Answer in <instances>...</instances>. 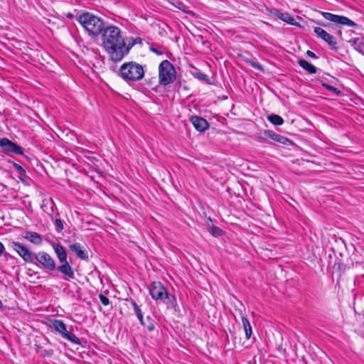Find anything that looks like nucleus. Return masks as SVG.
I'll return each mask as SVG.
<instances>
[{
    "label": "nucleus",
    "instance_id": "1a4fd4ad",
    "mask_svg": "<svg viewBox=\"0 0 364 364\" xmlns=\"http://www.w3.org/2000/svg\"><path fill=\"white\" fill-rule=\"evenodd\" d=\"M34 259L49 271H53L56 269L54 259L46 252H39L35 254Z\"/></svg>",
    "mask_w": 364,
    "mask_h": 364
},
{
    "label": "nucleus",
    "instance_id": "20e7f679",
    "mask_svg": "<svg viewBox=\"0 0 364 364\" xmlns=\"http://www.w3.org/2000/svg\"><path fill=\"white\" fill-rule=\"evenodd\" d=\"M149 290L154 300L163 302L168 309H175L177 306L176 296L170 294L160 282H151Z\"/></svg>",
    "mask_w": 364,
    "mask_h": 364
},
{
    "label": "nucleus",
    "instance_id": "58836bf2",
    "mask_svg": "<svg viewBox=\"0 0 364 364\" xmlns=\"http://www.w3.org/2000/svg\"><path fill=\"white\" fill-rule=\"evenodd\" d=\"M25 175H22L20 173V176H18L19 179L21 181H23V176H24Z\"/></svg>",
    "mask_w": 364,
    "mask_h": 364
},
{
    "label": "nucleus",
    "instance_id": "ea45409f",
    "mask_svg": "<svg viewBox=\"0 0 364 364\" xmlns=\"http://www.w3.org/2000/svg\"><path fill=\"white\" fill-rule=\"evenodd\" d=\"M67 16L70 18H72L73 17V15L71 14H68Z\"/></svg>",
    "mask_w": 364,
    "mask_h": 364
},
{
    "label": "nucleus",
    "instance_id": "2eb2a0df",
    "mask_svg": "<svg viewBox=\"0 0 364 364\" xmlns=\"http://www.w3.org/2000/svg\"><path fill=\"white\" fill-rule=\"evenodd\" d=\"M61 265L58 266L56 269L66 277V280H70L75 278V273L73 267L67 261L61 262Z\"/></svg>",
    "mask_w": 364,
    "mask_h": 364
},
{
    "label": "nucleus",
    "instance_id": "f03ea898",
    "mask_svg": "<svg viewBox=\"0 0 364 364\" xmlns=\"http://www.w3.org/2000/svg\"><path fill=\"white\" fill-rule=\"evenodd\" d=\"M144 74V66L135 61L123 63L118 72V75L129 85L142 80Z\"/></svg>",
    "mask_w": 364,
    "mask_h": 364
},
{
    "label": "nucleus",
    "instance_id": "ddd939ff",
    "mask_svg": "<svg viewBox=\"0 0 364 364\" xmlns=\"http://www.w3.org/2000/svg\"><path fill=\"white\" fill-rule=\"evenodd\" d=\"M41 208L50 217L52 220H53L55 217L59 215V213L56 211V206L52 199L43 200Z\"/></svg>",
    "mask_w": 364,
    "mask_h": 364
},
{
    "label": "nucleus",
    "instance_id": "c9c22d12",
    "mask_svg": "<svg viewBox=\"0 0 364 364\" xmlns=\"http://www.w3.org/2000/svg\"><path fill=\"white\" fill-rule=\"evenodd\" d=\"M306 55L308 57H309V58H318L314 52H312L311 50H307Z\"/></svg>",
    "mask_w": 364,
    "mask_h": 364
},
{
    "label": "nucleus",
    "instance_id": "7c9ffc66",
    "mask_svg": "<svg viewBox=\"0 0 364 364\" xmlns=\"http://www.w3.org/2000/svg\"><path fill=\"white\" fill-rule=\"evenodd\" d=\"M99 299L104 306H108L109 304V299L105 295L100 294L99 295Z\"/></svg>",
    "mask_w": 364,
    "mask_h": 364
},
{
    "label": "nucleus",
    "instance_id": "6ab92c4d",
    "mask_svg": "<svg viewBox=\"0 0 364 364\" xmlns=\"http://www.w3.org/2000/svg\"><path fill=\"white\" fill-rule=\"evenodd\" d=\"M126 301H130V303H131V304H132V307L134 309V313L136 314V317L139 319L140 323L143 326H146V322H145V321L144 319V316H143V314L141 312V309L137 305L136 301L133 299H132V298L127 299Z\"/></svg>",
    "mask_w": 364,
    "mask_h": 364
},
{
    "label": "nucleus",
    "instance_id": "f704fd0d",
    "mask_svg": "<svg viewBox=\"0 0 364 364\" xmlns=\"http://www.w3.org/2000/svg\"><path fill=\"white\" fill-rule=\"evenodd\" d=\"M53 355V350L51 349L49 350H43V356L46 357H50Z\"/></svg>",
    "mask_w": 364,
    "mask_h": 364
},
{
    "label": "nucleus",
    "instance_id": "4c0bfd02",
    "mask_svg": "<svg viewBox=\"0 0 364 364\" xmlns=\"http://www.w3.org/2000/svg\"><path fill=\"white\" fill-rule=\"evenodd\" d=\"M318 23L323 27H327L328 26V24L326 23H320V22H318Z\"/></svg>",
    "mask_w": 364,
    "mask_h": 364
},
{
    "label": "nucleus",
    "instance_id": "0eeeda50",
    "mask_svg": "<svg viewBox=\"0 0 364 364\" xmlns=\"http://www.w3.org/2000/svg\"><path fill=\"white\" fill-rule=\"evenodd\" d=\"M9 246L26 262H33L35 254L24 245L15 241H11Z\"/></svg>",
    "mask_w": 364,
    "mask_h": 364
},
{
    "label": "nucleus",
    "instance_id": "a878e982",
    "mask_svg": "<svg viewBox=\"0 0 364 364\" xmlns=\"http://www.w3.org/2000/svg\"><path fill=\"white\" fill-rule=\"evenodd\" d=\"M54 218H55V230L58 232H60L64 228L63 223L60 218H57L56 217H55Z\"/></svg>",
    "mask_w": 364,
    "mask_h": 364
},
{
    "label": "nucleus",
    "instance_id": "f257e3e1",
    "mask_svg": "<svg viewBox=\"0 0 364 364\" xmlns=\"http://www.w3.org/2000/svg\"><path fill=\"white\" fill-rule=\"evenodd\" d=\"M100 36L102 39L101 46L112 61H120L129 53V48H126L124 39L119 27L106 25Z\"/></svg>",
    "mask_w": 364,
    "mask_h": 364
},
{
    "label": "nucleus",
    "instance_id": "4be33fe9",
    "mask_svg": "<svg viewBox=\"0 0 364 364\" xmlns=\"http://www.w3.org/2000/svg\"><path fill=\"white\" fill-rule=\"evenodd\" d=\"M241 318H242V326H243V328H244V330L245 332V338L247 339H250L251 338V336L252 333L250 323L249 320L247 319V318L244 316H242Z\"/></svg>",
    "mask_w": 364,
    "mask_h": 364
},
{
    "label": "nucleus",
    "instance_id": "6e6552de",
    "mask_svg": "<svg viewBox=\"0 0 364 364\" xmlns=\"http://www.w3.org/2000/svg\"><path fill=\"white\" fill-rule=\"evenodd\" d=\"M322 16L328 21L335 23L336 24L347 26L350 27H355L358 25L350 18L329 12L321 11Z\"/></svg>",
    "mask_w": 364,
    "mask_h": 364
},
{
    "label": "nucleus",
    "instance_id": "f3484780",
    "mask_svg": "<svg viewBox=\"0 0 364 364\" xmlns=\"http://www.w3.org/2000/svg\"><path fill=\"white\" fill-rule=\"evenodd\" d=\"M52 247L57 255L60 262H65L68 261V255L65 247L60 243H53Z\"/></svg>",
    "mask_w": 364,
    "mask_h": 364
},
{
    "label": "nucleus",
    "instance_id": "c756f323",
    "mask_svg": "<svg viewBox=\"0 0 364 364\" xmlns=\"http://www.w3.org/2000/svg\"><path fill=\"white\" fill-rule=\"evenodd\" d=\"M146 319H147L148 323H146L145 327L147 328V330L149 331H153L155 328L154 324L153 323L152 321H151L150 316H147Z\"/></svg>",
    "mask_w": 364,
    "mask_h": 364
},
{
    "label": "nucleus",
    "instance_id": "dca6fc26",
    "mask_svg": "<svg viewBox=\"0 0 364 364\" xmlns=\"http://www.w3.org/2000/svg\"><path fill=\"white\" fill-rule=\"evenodd\" d=\"M264 134L265 136L282 144H288L289 143H291V141L287 137L278 134L272 130H265L264 132Z\"/></svg>",
    "mask_w": 364,
    "mask_h": 364
},
{
    "label": "nucleus",
    "instance_id": "9d476101",
    "mask_svg": "<svg viewBox=\"0 0 364 364\" xmlns=\"http://www.w3.org/2000/svg\"><path fill=\"white\" fill-rule=\"evenodd\" d=\"M0 146L6 152H11L18 155L23 154V149L7 138L0 139Z\"/></svg>",
    "mask_w": 364,
    "mask_h": 364
},
{
    "label": "nucleus",
    "instance_id": "72a5a7b5",
    "mask_svg": "<svg viewBox=\"0 0 364 364\" xmlns=\"http://www.w3.org/2000/svg\"><path fill=\"white\" fill-rule=\"evenodd\" d=\"M150 50L153 53H154L155 54H156L157 55H161L164 54V51L161 50V49L159 48H154V46H151L149 48Z\"/></svg>",
    "mask_w": 364,
    "mask_h": 364
},
{
    "label": "nucleus",
    "instance_id": "bb28decb",
    "mask_svg": "<svg viewBox=\"0 0 364 364\" xmlns=\"http://www.w3.org/2000/svg\"><path fill=\"white\" fill-rule=\"evenodd\" d=\"M142 43V39L139 37L137 38H132V42L129 43L128 46H126V48H129V50L136 44Z\"/></svg>",
    "mask_w": 364,
    "mask_h": 364
},
{
    "label": "nucleus",
    "instance_id": "a211bd4d",
    "mask_svg": "<svg viewBox=\"0 0 364 364\" xmlns=\"http://www.w3.org/2000/svg\"><path fill=\"white\" fill-rule=\"evenodd\" d=\"M348 42L356 51L364 55V38H354Z\"/></svg>",
    "mask_w": 364,
    "mask_h": 364
},
{
    "label": "nucleus",
    "instance_id": "7ed1b4c3",
    "mask_svg": "<svg viewBox=\"0 0 364 364\" xmlns=\"http://www.w3.org/2000/svg\"><path fill=\"white\" fill-rule=\"evenodd\" d=\"M79 23L92 38L98 37L106 26L104 21L92 13L84 12L77 17Z\"/></svg>",
    "mask_w": 364,
    "mask_h": 364
},
{
    "label": "nucleus",
    "instance_id": "79ce46f5",
    "mask_svg": "<svg viewBox=\"0 0 364 364\" xmlns=\"http://www.w3.org/2000/svg\"><path fill=\"white\" fill-rule=\"evenodd\" d=\"M248 364H252V363H249Z\"/></svg>",
    "mask_w": 364,
    "mask_h": 364
},
{
    "label": "nucleus",
    "instance_id": "9b49d317",
    "mask_svg": "<svg viewBox=\"0 0 364 364\" xmlns=\"http://www.w3.org/2000/svg\"><path fill=\"white\" fill-rule=\"evenodd\" d=\"M314 31L318 37L326 42L331 49H337V42L332 35L320 27H315Z\"/></svg>",
    "mask_w": 364,
    "mask_h": 364
},
{
    "label": "nucleus",
    "instance_id": "412c9836",
    "mask_svg": "<svg viewBox=\"0 0 364 364\" xmlns=\"http://www.w3.org/2000/svg\"><path fill=\"white\" fill-rule=\"evenodd\" d=\"M298 63L303 69L306 70L308 73L311 74H315L316 73L317 68L314 65L309 63L307 60L300 59L298 60Z\"/></svg>",
    "mask_w": 364,
    "mask_h": 364
},
{
    "label": "nucleus",
    "instance_id": "f8f14e48",
    "mask_svg": "<svg viewBox=\"0 0 364 364\" xmlns=\"http://www.w3.org/2000/svg\"><path fill=\"white\" fill-rule=\"evenodd\" d=\"M190 121L195 129L200 132H205L209 128V123L201 117L193 115L191 117Z\"/></svg>",
    "mask_w": 364,
    "mask_h": 364
},
{
    "label": "nucleus",
    "instance_id": "cd10ccee",
    "mask_svg": "<svg viewBox=\"0 0 364 364\" xmlns=\"http://www.w3.org/2000/svg\"><path fill=\"white\" fill-rule=\"evenodd\" d=\"M210 234L214 237H218L222 235L223 230L216 226H213L210 230Z\"/></svg>",
    "mask_w": 364,
    "mask_h": 364
},
{
    "label": "nucleus",
    "instance_id": "aec40b11",
    "mask_svg": "<svg viewBox=\"0 0 364 364\" xmlns=\"http://www.w3.org/2000/svg\"><path fill=\"white\" fill-rule=\"evenodd\" d=\"M24 237L35 245H40L42 242L41 235L36 232L28 231Z\"/></svg>",
    "mask_w": 364,
    "mask_h": 364
},
{
    "label": "nucleus",
    "instance_id": "473e14b6",
    "mask_svg": "<svg viewBox=\"0 0 364 364\" xmlns=\"http://www.w3.org/2000/svg\"><path fill=\"white\" fill-rule=\"evenodd\" d=\"M13 166L15 169H16L19 172V173H21L22 175H26V171L21 165H19L16 163H14Z\"/></svg>",
    "mask_w": 364,
    "mask_h": 364
},
{
    "label": "nucleus",
    "instance_id": "a19ab883",
    "mask_svg": "<svg viewBox=\"0 0 364 364\" xmlns=\"http://www.w3.org/2000/svg\"><path fill=\"white\" fill-rule=\"evenodd\" d=\"M3 309V303L2 301L0 300V310Z\"/></svg>",
    "mask_w": 364,
    "mask_h": 364
},
{
    "label": "nucleus",
    "instance_id": "e433bc0d",
    "mask_svg": "<svg viewBox=\"0 0 364 364\" xmlns=\"http://www.w3.org/2000/svg\"><path fill=\"white\" fill-rule=\"evenodd\" d=\"M5 250L4 245L3 243L0 241V257L3 255L4 252Z\"/></svg>",
    "mask_w": 364,
    "mask_h": 364
},
{
    "label": "nucleus",
    "instance_id": "c85d7f7f",
    "mask_svg": "<svg viewBox=\"0 0 364 364\" xmlns=\"http://www.w3.org/2000/svg\"><path fill=\"white\" fill-rule=\"evenodd\" d=\"M323 86L326 90H329V91H331V92H333L336 93L337 95H339L341 94V91H340L338 88H336V87H333V86L329 85H328V84H324V83L323 84Z\"/></svg>",
    "mask_w": 364,
    "mask_h": 364
},
{
    "label": "nucleus",
    "instance_id": "2f4dec72",
    "mask_svg": "<svg viewBox=\"0 0 364 364\" xmlns=\"http://www.w3.org/2000/svg\"><path fill=\"white\" fill-rule=\"evenodd\" d=\"M252 68H255V69H257V70H262V65H260L257 62H255L253 60H247V61Z\"/></svg>",
    "mask_w": 364,
    "mask_h": 364
},
{
    "label": "nucleus",
    "instance_id": "393cba45",
    "mask_svg": "<svg viewBox=\"0 0 364 364\" xmlns=\"http://www.w3.org/2000/svg\"><path fill=\"white\" fill-rule=\"evenodd\" d=\"M192 74L197 79L204 81L208 84H210V80L209 77L206 74L200 71L199 70H196V71L193 72Z\"/></svg>",
    "mask_w": 364,
    "mask_h": 364
},
{
    "label": "nucleus",
    "instance_id": "39448f33",
    "mask_svg": "<svg viewBox=\"0 0 364 364\" xmlns=\"http://www.w3.org/2000/svg\"><path fill=\"white\" fill-rule=\"evenodd\" d=\"M48 327L54 333L72 343L81 345L80 340L73 333L68 330L66 323L63 320L48 319Z\"/></svg>",
    "mask_w": 364,
    "mask_h": 364
},
{
    "label": "nucleus",
    "instance_id": "4468645a",
    "mask_svg": "<svg viewBox=\"0 0 364 364\" xmlns=\"http://www.w3.org/2000/svg\"><path fill=\"white\" fill-rule=\"evenodd\" d=\"M70 250L75 254V255L82 260H87L89 259L88 252L79 242H75L69 245Z\"/></svg>",
    "mask_w": 364,
    "mask_h": 364
},
{
    "label": "nucleus",
    "instance_id": "b1692460",
    "mask_svg": "<svg viewBox=\"0 0 364 364\" xmlns=\"http://www.w3.org/2000/svg\"><path fill=\"white\" fill-rule=\"evenodd\" d=\"M267 119L274 125L279 126L284 124L283 118L277 114H272L267 116Z\"/></svg>",
    "mask_w": 364,
    "mask_h": 364
},
{
    "label": "nucleus",
    "instance_id": "5701e85b",
    "mask_svg": "<svg viewBox=\"0 0 364 364\" xmlns=\"http://www.w3.org/2000/svg\"><path fill=\"white\" fill-rule=\"evenodd\" d=\"M275 15L278 18L282 20L284 22H287L291 25H294V18L293 17L290 16L289 15V14H287V13H282V12L277 11L275 14Z\"/></svg>",
    "mask_w": 364,
    "mask_h": 364
},
{
    "label": "nucleus",
    "instance_id": "423d86ee",
    "mask_svg": "<svg viewBox=\"0 0 364 364\" xmlns=\"http://www.w3.org/2000/svg\"><path fill=\"white\" fill-rule=\"evenodd\" d=\"M173 65L167 60H163L159 66V84L164 86L173 82L176 78Z\"/></svg>",
    "mask_w": 364,
    "mask_h": 364
}]
</instances>
